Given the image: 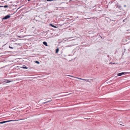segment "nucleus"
<instances>
[{
	"mask_svg": "<svg viewBox=\"0 0 130 130\" xmlns=\"http://www.w3.org/2000/svg\"><path fill=\"white\" fill-rule=\"evenodd\" d=\"M130 74V72H122L119 73L117 75L118 76H121L123 74Z\"/></svg>",
	"mask_w": 130,
	"mask_h": 130,
	"instance_id": "1",
	"label": "nucleus"
},
{
	"mask_svg": "<svg viewBox=\"0 0 130 130\" xmlns=\"http://www.w3.org/2000/svg\"><path fill=\"white\" fill-rule=\"evenodd\" d=\"M20 120H12L4 121H3V122H0V124H3V123H5L8 122H11V121H19Z\"/></svg>",
	"mask_w": 130,
	"mask_h": 130,
	"instance_id": "2",
	"label": "nucleus"
},
{
	"mask_svg": "<svg viewBox=\"0 0 130 130\" xmlns=\"http://www.w3.org/2000/svg\"><path fill=\"white\" fill-rule=\"evenodd\" d=\"M74 78L79 79L81 80H84V81H88L89 80V79H82L81 78H79L77 77H74Z\"/></svg>",
	"mask_w": 130,
	"mask_h": 130,
	"instance_id": "3",
	"label": "nucleus"
},
{
	"mask_svg": "<svg viewBox=\"0 0 130 130\" xmlns=\"http://www.w3.org/2000/svg\"><path fill=\"white\" fill-rule=\"evenodd\" d=\"M10 16L9 15H7L5 16L3 18V20H6L10 18Z\"/></svg>",
	"mask_w": 130,
	"mask_h": 130,
	"instance_id": "4",
	"label": "nucleus"
},
{
	"mask_svg": "<svg viewBox=\"0 0 130 130\" xmlns=\"http://www.w3.org/2000/svg\"><path fill=\"white\" fill-rule=\"evenodd\" d=\"M26 29L25 28H23L22 29H21V32H24L25 33L26 32Z\"/></svg>",
	"mask_w": 130,
	"mask_h": 130,
	"instance_id": "5",
	"label": "nucleus"
},
{
	"mask_svg": "<svg viewBox=\"0 0 130 130\" xmlns=\"http://www.w3.org/2000/svg\"><path fill=\"white\" fill-rule=\"evenodd\" d=\"M43 44L45 45L46 46H47V42H45V41H44V42H43Z\"/></svg>",
	"mask_w": 130,
	"mask_h": 130,
	"instance_id": "6",
	"label": "nucleus"
},
{
	"mask_svg": "<svg viewBox=\"0 0 130 130\" xmlns=\"http://www.w3.org/2000/svg\"><path fill=\"white\" fill-rule=\"evenodd\" d=\"M21 67L23 69H27V67H26V66H24V67Z\"/></svg>",
	"mask_w": 130,
	"mask_h": 130,
	"instance_id": "7",
	"label": "nucleus"
},
{
	"mask_svg": "<svg viewBox=\"0 0 130 130\" xmlns=\"http://www.w3.org/2000/svg\"><path fill=\"white\" fill-rule=\"evenodd\" d=\"M51 100H50V101H47L46 102H43V104H44L48 102H51Z\"/></svg>",
	"mask_w": 130,
	"mask_h": 130,
	"instance_id": "8",
	"label": "nucleus"
},
{
	"mask_svg": "<svg viewBox=\"0 0 130 130\" xmlns=\"http://www.w3.org/2000/svg\"><path fill=\"white\" fill-rule=\"evenodd\" d=\"M50 25L51 26H52V27H56L54 25H52V24H50Z\"/></svg>",
	"mask_w": 130,
	"mask_h": 130,
	"instance_id": "9",
	"label": "nucleus"
},
{
	"mask_svg": "<svg viewBox=\"0 0 130 130\" xmlns=\"http://www.w3.org/2000/svg\"><path fill=\"white\" fill-rule=\"evenodd\" d=\"M59 51V50L58 48H57V49H56V53H57Z\"/></svg>",
	"mask_w": 130,
	"mask_h": 130,
	"instance_id": "10",
	"label": "nucleus"
},
{
	"mask_svg": "<svg viewBox=\"0 0 130 130\" xmlns=\"http://www.w3.org/2000/svg\"><path fill=\"white\" fill-rule=\"evenodd\" d=\"M18 37L23 38L24 36H18Z\"/></svg>",
	"mask_w": 130,
	"mask_h": 130,
	"instance_id": "11",
	"label": "nucleus"
},
{
	"mask_svg": "<svg viewBox=\"0 0 130 130\" xmlns=\"http://www.w3.org/2000/svg\"><path fill=\"white\" fill-rule=\"evenodd\" d=\"M35 63L38 64L39 63V62L37 61H36Z\"/></svg>",
	"mask_w": 130,
	"mask_h": 130,
	"instance_id": "12",
	"label": "nucleus"
},
{
	"mask_svg": "<svg viewBox=\"0 0 130 130\" xmlns=\"http://www.w3.org/2000/svg\"><path fill=\"white\" fill-rule=\"evenodd\" d=\"M4 8H7L8 7V6L7 5H5L4 6Z\"/></svg>",
	"mask_w": 130,
	"mask_h": 130,
	"instance_id": "13",
	"label": "nucleus"
},
{
	"mask_svg": "<svg viewBox=\"0 0 130 130\" xmlns=\"http://www.w3.org/2000/svg\"><path fill=\"white\" fill-rule=\"evenodd\" d=\"M67 75V76H71V77H74L73 76L68 75Z\"/></svg>",
	"mask_w": 130,
	"mask_h": 130,
	"instance_id": "14",
	"label": "nucleus"
},
{
	"mask_svg": "<svg viewBox=\"0 0 130 130\" xmlns=\"http://www.w3.org/2000/svg\"><path fill=\"white\" fill-rule=\"evenodd\" d=\"M9 48H11V49H12V48H13V47H11L10 46H9Z\"/></svg>",
	"mask_w": 130,
	"mask_h": 130,
	"instance_id": "15",
	"label": "nucleus"
},
{
	"mask_svg": "<svg viewBox=\"0 0 130 130\" xmlns=\"http://www.w3.org/2000/svg\"><path fill=\"white\" fill-rule=\"evenodd\" d=\"M11 81H9V80H8L7 81V83H9V82H10Z\"/></svg>",
	"mask_w": 130,
	"mask_h": 130,
	"instance_id": "16",
	"label": "nucleus"
},
{
	"mask_svg": "<svg viewBox=\"0 0 130 130\" xmlns=\"http://www.w3.org/2000/svg\"><path fill=\"white\" fill-rule=\"evenodd\" d=\"M53 0H47V1H53Z\"/></svg>",
	"mask_w": 130,
	"mask_h": 130,
	"instance_id": "17",
	"label": "nucleus"
}]
</instances>
